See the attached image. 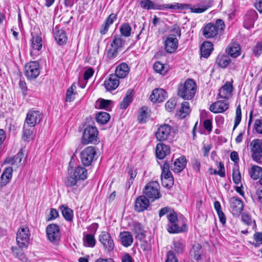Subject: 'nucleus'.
<instances>
[{
  "label": "nucleus",
  "mask_w": 262,
  "mask_h": 262,
  "mask_svg": "<svg viewBox=\"0 0 262 262\" xmlns=\"http://www.w3.org/2000/svg\"><path fill=\"white\" fill-rule=\"evenodd\" d=\"M225 28L224 21L221 19H217L215 24L208 23L203 29V35L205 38H210L216 36L221 33Z\"/></svg>",
  "instance_id": "7ed1b4c3"
},
{
  "label": "nucleus",
  "mask_w": 262,
  "mask_h": 262,
  "mask_svg": "<svg viewBox=\"0 0 262 262\" xmlns=\"http://www.w3.org/2000/svg\"><path fill=\"white\" fill-rule=\"evenodd\" d=\"M164 49L166 52L172 53L175 52L178 47V39L176 35L174 34H169L166 38L164 42Z\"/></svg>",
  "instance_id": "4468645a"
},
{
  "label": "nucleus",
  "mask_w": 262,
  "mask_h": 262,
  "mask_svg": "<svg viewBox=\"0 0 262 262\" xmlns=\"http://www.w3.org/2000/svg\"><path fill=\"white\" fill-rule=\"evenodd\" d=\"M257 18V14L255 10H250L245 15L244 26L247 29L252 28L253 25L255 20Z\"/></svg>",
  "instance_id": "412c9836"
},
{
  "label": "nucleus",
  "mask_w": 262,
  "mask_h": 262,
  "mask_svg": "<svg viewBox=\"0 0 262 262\" xmlns=\"http://www.w3.org/2000/svg\"><path fill=\"white\" fill-rule=\"evenodd\" d=\"M213 50V44L211 42L204 41L200 48L201 56L205 58L208 57Z\"/></svg>",
  "instance_id": "2f4dec72"
},
{
  "label": "nucleus",
  "mask_w": 262,
  "mask_h": 262,
  "mask_svg": "<svg viewBox=\"0 0 262 262\" xmlns=\"http://www.w3.org/2000/svg\"><path fill=\"white\" fill-rule=\"evenodd\" d=\"M201 249L202 246L200 244H195L190 251L191 256H192L195 260H199L201 257Z\"/></svg>",
  "instance_id": "c9c22d12"
},
{
  "label": "nucleus",
  "mask_w": 262,
  "mask_h": 262,
  "mask_svg": "<svg viewBox=\"0 0 262 262\" xmlns=\"http://www.w3.org/2000/svg\"><path fill=\"white\" fill-rule=\"evenodd\" d=\"M140 6L142 8L146 10L154 9L159 10H164L167 9H190L191 12L201 13L207 10L210 6L205 5L199 7L198 5L191 6L190 4H181L174 3V4H155L150 0H141L140 2Z\"/></svg>",
  "instance_id": "f257e3e1"
},
{
  "label": "nucleus",
  "mask_w": 262,
  "mask_h": 262,
  "mask_svg": "<svg viewBox=\"0 0 262 262\" xmlns=\"http://www.w3.org/2000/svg\"><path fill=\"white\" fill-rule=\"evenodd\" d=\"M120 240L122 244L127 247L133 243V238L130 232H123L120 233Z\"/></svg>",
  "instance_id": "473e14b6"
},
{
  "label": "nucleus",
  "mask_w": 262,
  "mask_h": 262,
  "mask_svg": "<svg viewBox=\"0 0 262 262\" xmlns=\"http://www.w3.org/2000/svg\"><path fill=\"white\" fill-rule=\"evenodd\" d=\"M214 207L217 212L220 221L223 225L225 224L226 222V218L225 214L221 210V206L219 201H216L214 202Z\"/></svg>",
  "instance_id": "e433bc0d"
},
{
  "label": "nucleus",
  "mask_w": 262,
  "mask_h": 262,
  "mask_svg": "<svg viewBox=\"0 0 262 262\" xmlns=\"http://www.w3.org/2000/svg\"><path fill=\"white\" fill-rule=\"evenodd\" d=\"M117 15L114 13L111 14L106 19L105 23L109 26L112 25L114 21L116 19Z\"/></svg>",
  "instance_id": "774afa93"
},
{
  "label": "nucleus",
  "mask_w": 262,
  "mask_h": 262,
  "mask_svg": "<svg viewBox=\"0 0 262 262\" xmlns=\"http://www.w3.org/2000/svg\"><path fill=\"white\" fill-rule=\"evenodd\" d=\"M249 173L253 179L257 180L262 176V168L258 166H252Z\"/></svg>",
  "instance_id": "58836bf2"
},
{
  "label": "nucleus",
  "mask_w": 262,
  "mask_h": 262,
  "mask_svg": "<svg viewBox=\"0 0 262 262\" xmlns=\"http://www.w3.org/2000/svg\"><path fill=\"white\" fill-rule=\"evenodd\" d=\"M149 206V201L144 195L138 196L135 202L134 209L138 212L144 211Z\"/></svg>",
  "instance_id": "f3484780"
},
{
  "label": "nucleus",
  "mask_w": 262,
  "mask_h": 262,
  "mask_svg": "<svg viewBox=\"0 0 262 262\" xmlns=\"http://www.w3.org/2000/svg\"><path fill=\"white\" fill-rule=\"evenodd\" d=\"M254 128L258 134H262V120L256 119L254 122Z\"/></svg>",
  "instance_id": "e2e57ef3"
},
{
  "label": "nucleus",
  "mask_w": 262,
  "mask_h": 262,
  "mask_svg": "<svg viewBox=\"0 0 262 262\" xmlns=\"http://www.w3.org/2000/svg\"><path fill=\"white\" fill-rule=\"evenodd\" d=\"M39 73V64L37 62L31 61L26 64L25 75L28 79H35Z\"/></svg>",
  "instance_id": "9b49d317"
},
{
  "label": "nucleus",
  "mask_w": 262,
  "mask_h": 262,
  "mask_svg": "<svg viewBox=\"0 0 262 262\" xmlns=\"http://www.w3.org/2000/svg\"><path fill=\"white\" fill-rule=\"evenodd\" d=\"M170 152V147L162 143H159L157 144L156 148V157L159 159H164L167 155Z\"/></svg>",
  "instance_id": "4be33fe9"
},
{
  "label": "nucleus",
  "mask_w": 262,
  "mask_h": 262,
  "mask_svg": "<svg viewBox=\"0 0 262 262\" xmlns=\"http://www.w3.org/2000/svg\"><path fill=\"white\" fill-rule=\"evenodd\" d=\"M78 181L74 176H68L65 180V184L67 187H72L75 186Z\"/></svg>",
  "instance_id": "864d4df0"
},
{
  "label": "nucleus",
  "mask_w": 262,
  "mask_h": 262,
  "mask_svg": "<svg viewBox=\"0 0 262 262\" xmlns=\"http://www.w3.org/2000/svg\"><path fill=\"white\" fill-rule=\"evenodd\" d=\"M250 147L253 160L260 163L262 160V147L259 140H253L250 143Z\"/></svg>",
  "instance_id": "ddd939ff"
},
{
  "label": "nucleus",
  "mask_w": 262,
  "mask_h": 262,
  "mask_svg": "<svg viewBox=\"0 0 262 262\" xmlns=\"http://www.w3.org/2000/svg\"><path fill=\"white\" fill-rule=\"evenodd\" d=\"M169 168L170 166L169 162L168 161H165L162 168V173L161 178H164L165 177L168 178V177L172 176V174L169 170Z\"/></svg>",
  "instance_id": "09e8293b"
},
{
  "label": "nucleus",
  "mask_w": 262,
  "mask_h": 262,
  "mask_svg": "<svg viewBox=\"0 0 262 262\" xmlns=\"http://www.w3.org/2000/svg\"><path fill=\"white\" fill-rule=\"evenodd\" d=\"M230 208L232 214L239 215L244 208L242 201L238 197H232L229 200Z\"/></svg>",
  "instance_id": "2eb2a0df"
},
{
  "label": "nucleus",
  "mask_w": 262,
  "mask_h": 262,
  "mask_svg": "<svg viewBox=\"0 0 262 262\" xmlns=\"http://www.w3.org/2000/svg\"><path fill=\"white\" fill-rule=\"evenodd\" d=\"M174 250L177 253H182L185 249V244L182 241L176 240L173 241Z\"/></svg>",
  "instance_id": "de8ad7c7"
},
{
  "label": "nucleus",
  "mask_w": 262,
  "mask_h": 262,
  "mask_svg": "<svg viewBox=\"0 0 262 262\" xmlns=\"http://www.w3.org/2000/svg\"><path fill=\"white\" fill-rule=\"evenodd\" d=\"M229 103L225 100L217 101L211 104L209 110L213 113H222L228 110Z\"/></svg>",
  "instance_id": "a211bd4d"
},
{
  "label": "nucleus",
  "mask_w": 262,
  "mask_h": 262,
  "mask_svg": "<svg viewBox=\"0 0 262 262\" xmlns=\"http://www.w3.org/2000/svg\"><path fill=\"white\" fill-rule=\"evenodd\" d=\"M233 90L232 84L229 82H226L219 90V98L228 99L232 96Z\"/></svg>",
  "instance_id": "aec40b11"
},
{
  "label": "nucleus",
  "mask_w": 262,
  "mask_h": 262,
  "mask_svg": "<svg viewBox=\"0 0 262 262\" xmlns=\"http://www.w3.org/2000/svg\"><path fill=\"white\" fill-rule=\"evenodd\" d=\"M253 238L255 241V243H253L252 244L257 247L260 244H262V232H255L253 235Z\"/></svg>",
  "instance_id": "bf43d9fd"
},
{
  "label": "nucleus",
  "mask_w": 262,
  "mask_h": 262,
  "mask_svg": "<svg viewBox=\"0 0 262 262\" xmlns=\"http://www.w3.org/2000/svg\"><path fill=\"white\" fill-rule=\"evenodd\" d=\"M46 233L48 239L53 244L58 243L60 239L61 234L58 225L51 224L47 226Z\"/></svg>",
  "instance_id": "1a4fd4ad"
},
{
  "label": "nucleus",
  "mask_w": 262,
  "mask_h": 262,
  "mask_svg": "<svg viewBox=\"0 0 262 262\" xmlns=\"http://www.w3.org/2000/svg\"><path fill=\"white\" fill-rule=\"evenodd\" d=\"M13 168L11 167H6L3 172L0 178V188L8 184L12 176Z\"/></svg>",
  "instance_id": "5701e85b"
},
{
  "label": "nucleus",
  "mask_w": 262,
  "mask_h": 262,
  "mask_svg": "<svg viewBox=\"0 0 262 262\" xmlns=\"http://www.w3.org/2000/svg\"><path fill=\"white\" fill-rule=\"evenodd\" d=\"M119 84V81L116 75L111 74L108 79L104 81V86L107 91H113L117 88Z\"/></svg>",
  "instance_id": "a878e982"
},
{
  "label": "nucleus",
  "mask_w": 262,
  "mask_h": 262,
  "mask_svg": "<svg viewBox=\"0 0 262 262\" xmlns=\"http://www.w3.org/2000/svg\"><path fill=\"white\" fill-rule=\"evenodd\" d=\"M99 241L103 245L105 251L110 252L113 250L115 247L114 241L108 232H101L99 236Z\"/></svg>",
  "instance_id": "f8f14e48"
},
{
  "label": "nucleus",
  "mask_w": 262,
  "mask_h": 262,
  "mask_svg": "<svg viewBox=\"0 0 262 262\" xmlns=\"http://www.w3.org/2000/svg\"><path fill=\"white\" fill-rule=\"evenodd\" d=\"M30 233L28 227H21L17 231L16 242L20 248H27L29 244Z\"/></svg>",
  "instance_id": "0eeeda50"
},
{
  "label": "nucleus",
  "mask_w": 262,
  "mask_h": 262,
  "mask_svg": "<svg viewBox=\"0 0 262 262\" xmlns=\"http://www.w3.org/2000/svg\"><path fill=\"white\" fill-rule=\"evenodd\" d=\"M155 72L160 73L161 75H165L166 71L164 69V66L159 61L156 62L153 66Z\"/></svg>",
  "instance_id": "8fccbe9b"
},
{
  "label": "nucleus",
  "mask_w": 262,
  "mask_h": 262,
  "mask_svg": "<svg viewBox=\"0 0 262 262\" xmlns=\"http://www.w3.org/2000/svg\"><path fill=\"white\" fill-rule=\"evenodd\" d=\"M128 65L126 63H122L116 68L115 74L114 75H116L117 78H124L128 75Z\"/></svg>",
  "instance_id": "c85d7f7f"
},
{
  "label": "nucleus",
  "mask_w": 262,
  "mask_h": 262,
  "mask_svg": "<svg viewBox=\"0 0 262 262\" xmlns=\"http://www.w3.org/2000/svg\"><path fill=\"white\" fill-rule=\"evenodd\" d=\"M167 218L168 220L167 231L170 233H177L186 230V225L184 224L182 226H180L177 214L173 210L171 213L167 214Z\"/></svg>",
  "instance_id": "20e7f679"
},
{
  "label": "nucleus",
  "mask_w": 262,
  "mask_h": 262,
  "mask_svg": "<svg viewBox=\"0 0 262 262\" xmlns=\"http://www.w3.org/2000/svg\"><path fill=\"white\" fill-rule=\"evenodd\" d=\"M226 51L231 57L236 58L241 54V47L237 43H230L227 48Z\"/></svg>",
  "instance_id": "c756f323"
},
{
  "label": "nucleus",
  "mask_w": 262,
  "mask_h": 262,
  "mask_svg": "<svg viewBox=\"0 0 262 262\" xmlns=\"http://www.w3.org/2000/svg\"><path fill=\"white\" fill-rule=\"evenodd\" d=\"M233 181L236 184H238L241 181V176L238 169H233L232 173Z\"/></svg>",
  "instance_id": "052dcab7"
},
{
  "label": "nucleus",
  "mask_w": 262,
  "mask_h": 262,
  "mask_svg": "<svg viewBox=\"0 0 262 262\" xmlns=\"http://www.w3.org/2000/svg\"><path fill=\"white\" fill-rule=\"evenodd\" d=\"M147 108L146 107H142L140 109L138 116V121L139 123H142L145 121L147 115Z\"/></svg>",
  "instance_id": "3c124183"
},
{
  "label": "nucleus",
  "mask_w": 262,
  "mask_h": 262,
  "mask_svg": "<svg viewBox=\"0 0 262 262\" xmlns=\"http://www.w3.org/2000/svg\"><path fill=\"white\" fill-rule=\"evenodd\" d=\"M133 231L135 234L136 238L142 240L145 237V231L143 226L138 222H133Z\"/></svg>",
  "instance_id": "bb28decb"
},
{
  "label": "nucleus",
  "mask_w": 262,
  "mask_h": 262,
  "mask_svg": "<svg viewBox=\"0 0 262 262\" xmlns=\"http://www.w3.org/2000/svg\"><path fill=\"white\" fill-rule=\"evenodd\" d=\"M12 250L13 252V254L16 257L19 258L21 261H24L26 259V257L21 250L18 249L17 248L12 247Z\"/></svg>",
  "instance_id": "6e6d98bb"
},
{
  "label": "nucleus",
  "mask_w": 262,
  "mask_h": 262,
  "mask_svg": "<svg viewBox=\"0 0 262 262\" xmlns=\"http://www.w3.org/2000/svg\"><path fill=\"white\" fill-rule=\"evenodd\" d=\"M125 41L123 40L121 36L119 35H115L111 43V46L114 47L119 50L123 47Z\"/></svg>",
  "instance_id": "4c0bfd02"
},
{
  "label": "nucleus",
  "mask_w": 262,
  "mask_h": 262,
  "mask_svg": "<svg viewBox=\"0 0 262 262\" xmlns=\"http://www.w3.org/2000/svg\"><path fill=\"white\" fill-rule=\"evenodd\" d=\"M98 130L95 126L89 125L84 130L81 138V143L86 145L90 143L95 144L99 142Z\"/></svg>",
  "instance_id": "39448f33"
},
{
  "label": "nucleus",
  "mask_w": 262,
  "mask_h": 262,
  "mask_svg": "<svg viewBox=\"0 0 262 262\" xmlns=\"http://www.w3.org/2000/svg\"><path fill=\"white\" fill-rule=\"evenodd\" d=\"M190 112L189 103L186 101L182 102L180 110L179 116L182 118H184L189 114Z\"/></svg>",
  "instance_id": "37998d69"
},
{
  "label": "nucleus",
  "mask_w": 262,
  "mask_h": 262,
  "mask_svg": "<svg viewBox=\"0 0 262 262\" xmlns=\"http://www.w3.org/2000/svg\"><path fill=\"white\" fill-rule=\"evenodd\" d=\"M22 138L25 141H29L33 139V132L24 126Z\"/></svg>",
  "instance_id": "a18cd8bd"
},
{
  "label": "nucleus",
  "mask_w": 262,
  "mask_h": 262,
  "mask_svg": "<svg viewBox=\"0 0 262 262\" xmlns=\"http://www.w3.org/2000/svg\"><path fill=\"white\" fill-rule=\"evenodd\" d=\"M96 155V151L93 146H88L84 148L80 154L81 163L85 166L91 165Z\"/></svg>",
  "instance_id": "6e6552de"
},
{
  "label": "nucleus",
  "mask_w": 262,
  "mask_h": 262,
  "mask_svg": "<svg viewBox=\"0 0 262 262\" xmlns=\"http://www.w3.org/2000/svg\"><path fill=\"white\" fill-rule=\"evenodd\" d=\"M24 158V153L23 149H21L15 156L7 158L4 161V163L9 164L13 166H16V167H17Z\"/></svg>",
  "instance_id": "393cba45"
},
{
  "label": "nucleus",
  "mask_w": 262,
  "mask_h": 262,
  "mask_svg": "<svg viewBox=\"0 0 262 262\" xmlns=\"http://www.w3.org/2000/svg\"><path fill=\"white\" fill-rule=\"evenodd\" d=\"M54 38L59 45L65 44L67 42L68 38L65 31L60 29L58 27H56L53 29Z\"/></svg>",
  "instance_id": "b1692460"
},
{
  "label": "nucleus",
  "mask_w": 262,
  "mask_h": 262,
  "mask_svg": "<svg viewBox=\"0 0 262 262\" xmlns=\"http://www.w3.org/2000/svg\"><path fill=\"white\" fill-rule=\"evenodd\" d=\"M87 170L83 167L78 166L74 171L73 176L78 180H84L87 178Z\"/></svg>",
  "instance_id": "f704fd0d"
},
{
  "label": "nucleus",
  "mask_w": 262,
  "mask_h": 262,
  "mask_svg": "<svg viewBox=\"0 0 262 262\" xmlns=\"http://www.w3.org/2000/svg\"><path fill=\"white\" fill-rule=\"evenodd\" d=\"M167 97V92L162 89H156L150 96V100L154 103L161 102Z\"/></svg>",
  "instance_id": "6ab92c4d"
},
{
  "label": "nucleus",
  "mask_w": 262,
  "mask_h": 262,
  "mask_svg": "<svg viewBox=\"0 0 262 262\" xmlns=\"http://www.w3.org/2000/svg\"><path fill=\"white\" fill-rule=\"evenodd\" d=\"M166 262H178V259L172 252L169 251L167 253V258Z\"/></svg>",
  "instance_id": "338daca9"
},
{
  "label": "nucleus",
  "mask_w": 262,
  "mask_h": 262,
  "mask_svg": "<svg viewBox=\"0 0 262 262\" xmlns=\"http://www.w3.org/2000/svg\"><path fill=\"white\" fill-rule=\"evenodd\" d=\"M162 184L165 187H170L173 184V178L172 176L168 177L161 178Z\"/></svg>",
  "instance_id": "603ef678"
},
{
  "label": "nucleus",
  "mask_w": 262,
  "mask_h": 262,
  "mask_svg": "<svg viewBox=\"0 0 262 262\" xmlns=\"http://www.w3.org/2000/svg\"><path fill=\"white\" fill-rule=\"evenodd\" d=\"M173 209L169 207H165L161 209L159 211V215L160 217L164 216L166 214H169L172 212Z\"/></svg>",
  "instance_id": "0e129e2a"
},
{
  "label": "nucleus",
  "mask_w": 262,
  "mask_h": 262,
  "mask_svg": "<svg viewBox=\"0 0 262 262\" xmlns=\"http://www.w3.org/2000/svg\"><path fill=\"white\" fill-rule=\"evenodd\" d=\"M216 61L220 67L224 68L229 64L231 59L228 56L222 55L217 57Z\"/></svg>",
  "instance_id": "79ce46f5"
},
{
  "label": "nucleus",
  "mask_w": 262,
  "mask_h": 262,
  "mask_svg": "<svg viewBox=\"0 0 262 262\" xmlns=\"http://www.w3.org/2000/svg\"><path fill=\"white\" fill-rule=\"evenodd\" d=\"M119 51V50L115 47L111 46L109 49L107 51L106 57L109 59H112L118 55Z\"/></svg>",
  "instance_id": "5fc2aeb1"
},
{
  "label": "nucleus",
  "mask_w": 262,
  "mask_h": 262,
  "mask_svg": "<svg viewBox=\"0 0 262 262\" xmlns=\"http://www.w3.org/2000/svg\"><path fill=\"white\" fill-rule=\"evenodd\" d=\"M132 28L128 23L123 24L120 28V32L121 35L125 37L130 36Z\"/></svg>",
  "instance_id": "c03bdc74"
},
{
  "label": "nucleus",
  "mask_w": 262,
  "mask_h": 262,
  "mask_svg": "<svg viewBox=\"0 0 262 262\" xmlns=\"http://www.w3.org/2000/svg\"><path fill=\"white\" fill-rule=\"evenodd\" d=\"M196 85L194 81L190 79L185 81L184 84L179 85L178 95L185 100H190L195 95Z\"/></svg>",
  "instance_id": "f03ea898"
},
{
  "label": "nucleus",
  "mask_w": 262,
  "mask_h": 262,
  "mask_svg": "<svg viewBox=\"0 0 262 262\" xmlns=\"http://www.w3.org/2000/svg\"><path fill=\"white\" fill-rule=\"evenodd\" d=\"M172 127L168 124L161 125L155 133L156 139L159 141H164L171 136Z\"/></svg>",
  "instance_id": "9d476101"
},
{
  "label": "nucleus",
  "mask_w": 262,
  "mask_h": 262,
  "mask_svg": "<svg viewBox=\"0 0 262 262\" xmlns=\"http://www.w3.org/2000/svg\"><path fill=\"white\" fill-rule=\"evenodd\" d=\"M110 119L109 114L106 112H99L96 116V121L102 124H105L108 122Z\"/></svg>",
  "instance_id": "ea45409f"
},
{
  "label": "nucleus",
  "mask_w": 262,
  "mask_h": 262,
  "mask_svg": "<svg viewBox=\"0 0 262 262\" xmlns=\"http://www.w3.org/2000/svg\"><path fill=\"white\" fill-rule=\"evenodd\" d=\"M84 242L86 243L88 246L93 247L95 246L96 244V241L95 239L94 235L92 234H87L84 238Z\"/></svg>",
  "instance_id": "4d7b16f0"
},
{
  "label": "nucleus",
  "mask_w": 262,
  "mask_h": 262,
  "mask_svg": "<svg viewBox=\"0 0 262 262\" xmlns=\"http://www.w3.org/2000/svg\"><path fill=\"white\" fill-rule=\"evenodd\" d=\"M94 71L92 68H89L86 70L84 73L83 78L84 80H88L90 79L94 74Z\"/></svg>",
  "instance_id": "69168bd1"
},
{
  "label": "nucleus",
  "mask_w": 262,
  "mask_h": 262,
  "mask_svg": "<svg viewBox=\"0 0 262 262\" xmlns=\"http://www.w3.org/2000/svg\"><path fill=\"white\" fill-rule=\"evenodd\" d=\"M60 208L64 218L68 221H72L73 217V210L65 205H62Z\"/></svg>",
  "instance_id": "a19ab883"
},
{
  "label": "nucleus",
  "mask_w": 262,
  "mask_h": 262,
  "mask_svg": "<svg viewBox=\"0 0 262 262\" xmlns=\"http://www.w3.org/2000/svg\"><path fill=\"white\" fill-rule=\"evenodd\" d=\"M42 119V115L38 111H30L26 118V122L30 126H34Z\"/></svg>",
  "instance_id": "dca6fc26"
},
{
  "label": "nucleus",
  "mask_w": 262,
  "mask_h": 262,
  "mask_svg": "<svg viewBox=\"0 0 262 262\" xmlns=\"http://www.w3.org/2000/svg\"><path fill=\"white\" fill-rule=\"evenodd\" d=\"M242 119V111L241 105L239 104L236 109V114L234 119V125L233 130H234L239 125Z\"/></svg>",
  "instance_id": "49530a36"
},
{
  "label": "nucleus",
  "mask_w": 262,
  "mask_h": 262,
  "mask_svg": "<svg viewBox=\"0 0 262 262\" xmlns=\"http://www.w3.org/2000/svg\"><path fill=\"white\" fill-rule=\"evenodd\" d=\"M253 54L256 56H259L262 53V40L258 41L253 48Z\"/></svg>",
  "instance_id": "13d9d810"
},
{
  "label": "nucleus",
  "mask_w": 262,
  "mask_h": 262,
  "mask_svg": "<svg viewBox=\"0 0 262 262\" xmlns=\"http://www.w3.org/2000/svg\"><path fill=\"white\" fill-rule=\"evenodd\" d=\"M160 185L158 182L152 181L147 183L143 190V193L148 200L152 202L161 198Z\"/></svg>",
  "instance_id": "423d86ee"
},
{
  "label": "nucleus",
  "mask_w": 262,
  "mask_h": 262,
  "mask_svg": "<svg viewBox=\"0 0 262 262\" xmlns=\"http://www.w3.org/2000/svg\"><path fill=\"white\" fill-rule=\"evenodd\" d=\"M133 90L129 89L127 91L125 96L122 101L120 103V107L121 109L126 108L133 101Z\"/></svg>",
  "instance_id": "72a5a7b5"
},
{
  "label": "nucleus",
  "mask_w": 262,
  "mask_h": 262,
  "mask_svg": "<svg viewBox=\"0 0 262 262\" xmlns=\"http://www.w3.org/2000/svg\"><path fill=\"white\" fill-rule=\"evenodd\" d=\"M176 105V100L174 99H170L166 103L165 108L168 111L171 112L174 110Z\"/></svg>",
  "instance_id": "680f3d73"
},
{
  "label": "nucleus",
  "mask_w": 262,
  "mask_h": 262,
  "mask_svg": "<svg viewBox=\"0 0 262 262\" xmlns=\"http://www.w3.org/2000/svg\"><path fill=\"white\" fill-rule=\"evenodd\" d=\"M31 47L33 51H31V54H32L33 51H39L42 46V40L40 36L31 33Z\"/></svg>",
  "instance_id": "7c9ffc66"
},
{
  "label": "nucleus",
  "mask_w": 262,
  "mask_h": 262,
  "mask_svg": "<svg viewBox=\"0 0 262 262\" xmlns=\"http://www.w3.org/2000/svg\"><path fill=\"white\" fill-rule=\"evenodd\" d=\"M186 164V158L182 156L176 159L172 165L171 166V169L174 172H180L185 168Z\"/></svg>",
  "instance_id": "cd10ccee"
}]
</instances>
